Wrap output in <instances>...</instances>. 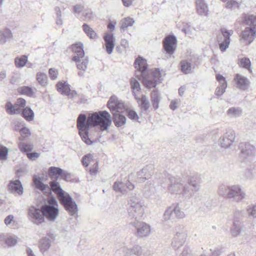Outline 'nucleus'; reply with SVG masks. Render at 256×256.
I'll list each match as a JSON object with an SVG mask.
<instances>
[{
	"mask_svg": "<svg viewBox=\"0 0 256 256\" xmlns=\"http://www.w3.org/2000/svg\"><path fill=\"white\" fill-rule=\"evenodd\" d=\"M28 62V58L25 55L16 57L14 60L16 66L18 68H22L24 67Z\"/></svg>",
	"mask_w": 256,
	"mask_h": 256,
	"instance_id": "72a5a7b5",
	"label": "nucleus"
},
{
	"mask_svg": "<svg viewBox=\"0 0 256 256\" xmlns=\"http://www.w3.org/2000/svg\"><path fill=\"white\" fill-rule=\"evenodd\" d=\"M150 74V80L156 82V86L157 82H160L162 80V74L159 68H153L148 70L146 75Z\"/></svg>",
	"mask_w": 256,
	"mask_h": 256,
	"instance_id": "5701e85b",
	"label": "nucleus"
},
{
	"mask_svg": "<svg viewBox=\"0 0 256 256\" xmlns=\"http://www.w3.org/2000/svg\"><path fill=\"white\" fill-rule=\"evenodd\" d=\"M20 92L22 94H26L28 96H32L33 94V91L32 88L28 86L21 88H20Z\"/></svg>",
	"mask_w": 256,
	"mask_h": 256,
	"instance_id": "680f3d73",
	"label": "nucleus"
},
{
	"mask_svg": "<svg viewBox=\"0 0 256 256\" xmlns=\"http://www.w3.org/2000/svg\"><path fill=\"white\" fill-rule=\"evenodd\" d=\"M12 32L10 29L0 30V44H4L8 40L12 38Z\"/></svg>",
	"mask_w": 256,
	"mask_h": 256,
	"instance_id": "393cba45",
	"label": "nucleus"
},
{
	"mask_svg": "<svg viewBox=\"0 0 256 256\" xmlns=\"http://www.w3.org/2000/svg\"><path fill=\"white\" fill-rule=\"evenodd\" d=\"M48 172L50 176L56 177L62 176L64 172L62 169L54 166L50 167Z\"/></svg>",
	"mask_w": 256,
	"mask_h": 256,
	"instance_id": "37998d69",
	"label": "nucleus"
},
{
	"mask_svg": "<svg viewBox=\"0 0 256 256\" xmlns=\"http://www.w3.org/2000/svg\"><path fill=\"white\" fill-rule=\"evenodd\" d=\"M160 100V97L158 91L154 90L151 93V101L152 108L156 110L159 108V104Z\"/></svg>",
	"mask_w": 256,
	"mask_h": 256,
	"instance_id": "c756f323",
	"label": "nucleus"
},
{
	"mask_svg": "<svg viewBox=\"0 0 256 256\" xmlns=\"http://www.w3.org/2000/svg\"><path fill=\"white\" fill-rule=\"evenodd\" d=\"M188 234L186 230L176 232L172 238V246L176 249H178L184 245L186 241Z\"/></svg>",
	"mask_w": 256,
	"mask_h": 256,
	"instance_id": "9b49d317",
	"label": "nucleus"
},
{
	"mask_svg": "<svg viewBox=\"0 0 256 256\" xmlns=\"http://www.w3.org/2000/svg\"><path fill=\"white\" fill-rule=\"evenodd\" d=\"M71 48L76 54L73 56L72 61H78L80 58L84 56L83 44L80 42H76L71 46Z\"/></svg>",
	"mask_w": 256,
	"mask_h": 256,
	"instance_id": "a211bd4d",
	"label": "nucleus"
},
{
	"mask_svg": "<svg viewBox=\"0 0 256 256\" xmlns=\"http://www.w3.org/2000/svg\"><path fill=\"white\" fill-rule=\"evenodd\" d=\"M83 29L87 36L92 39H95L98 38L96 32L86 24L83 25Z\"/></svg>",
	"mask_w": 256,
	"mask_h": 256,
	"instance_id": "ea45409f",
	"label": "nucleus"
},
{
	"mask_svg": "<svg viewBox=\"0 0 256 256\" xmlns=\"http://www.w3.org/2000/svg\"><path fill=\"white\" fill-rule=\"evenodd\" d=\"M130 86L132 90V94L136 100H138V96L140 90V86L139 82L136 78H132L130 80Z\"/></svg>",
	"mask_w": 256,
	"mask_h": 256,
	"instance_id": "cd10ccee",
	"label": "nucleus"
},
{
	"mask_svg": "<svg viewBox=\"0 0 256 256\" xmlns=\"http://www.w3.org/2000/svg\"><path fill=\"white\" fill-rule=\"evenodd\" d=\"M129 212L136 216H141L144 213L143 202L136 198H132L129 200Z\"/></svg>",
	"mask_w": 256,
	"mask_h": 256,
	"instance_id": "423d86ee",
	"label": "nucleus"
},
{
	"mask_svg": "<svg viewBox=\"0 0 256 256\" xmlns=\"http://www.w3.org/2000/svg\"><path fill=\"white\" fill-rule=\"evenodd\" d=\"M133 254L140 255L142 253V250L140 246H135L131 248Z\"/></svg>",
	"mask_w": 256,
	"mask_h": 256,
	"instance_id": "338daca9",
	"label": "nucleus"
},
{
	"mask_svg": "<svg viewBox=\"0 0 256 256\" xmlns=\"http://www.w3.org/2000/svg\"><path fill=\"white\" fill-rule=\"evenodd\" d=\"M43 216L50 221L54 222L58 216V202L54 198H50L48 204L42 206Z\"/></svg>",
	"mask_w": 256,
	"mask_h": 256,
	"instance_id": "39448f33",
	"label": "nucleus"
},
{
	"mask_svg": "<svg viewBox=\"0 0 256 256\" xmlns=\"http://www.w3.org/2000/svg\"><path fill=\"white\" fill-rule=\"evenodd\" d=\"M256 32L251 26L246 28L240 35V40L246 44H250L254 40Z\"/></svg>",
	"mask_w": 256,
	"mask_h": 256,
	"instance_id": "f8f14e48",
	"label": "nucleus"
},
{
	"mask_svg": "<svg viewBox=\"0 0 256 256\" xmlns=\"http://www.w3.org/2000/svg\"><path fill=\"white\" fill-rule=\"evenodd\" d=\"M218 194L228 199H233L236 202H240L246 197V194L243 191L240 186L232 185L220 186L218 190Z\"/></svg>",
	"mask_w": 256,
	"mask_h": 256,
	"instance_id": "20e7f679",
	"label": "nucleus"
},
{
	"mask_svg": "<svg viewBox=\"0 0 256 256\" xmlns=\"http://www.w3.org/2000/svg\"><path fill=\"white\" fill-rule=\"evenodd\" d=\"M110 114L106 111L89 114L88 116L80 114L77 119V127L82 140L87 144H92L91 131L97 126L101 130L108 129L111 124Z\"/></svg>",
	"mask_w": 256,
	"mask_h": 256,
	"instance_id": "f257e3e1",
	"label": "nucleus"
},
{
	"mask_svg": "<svg viewBox=\"0 0 256 256\" xmlns=\"http://www.w3.org/2000/svg\"><path fill=\"white\" fill-rule=\"evenodd\" d=\"M182 30L186 34L190 35L192 34V29L191 28L190 25L188 24H186V25L184 26V28H182Z\"/></svg>",
	"mask_w": 256,
	"mask_h": 256,
	"instance_id": "69168bd1",
	"label": "nucleus"
},
{
	"mask_svg": "<svg viewBox=\"0 0 256 256\" xmlns=\"http://www.w3.org/2000/svg\"><path fill=\"white\" fill-rule=\"evenodd\" d=\"M138 103L141 106V108L146 110L150 108V104L145 96H142L141 98L138 96Z\"/></svg>",
	"mask_w": 256,
	"mask_h": 256,
	"instance_id": "a19ab883",
	"label": "nucleus"
},
{
	"mask_svg": "<svg viewBox=\"0 0 256 256\" xmlns=\"http://www.w3.org/2000/svg\"><path fill=\"white\" fill-rule=\"evenodd\" d=\"M235 137L236 134L234 131L226 132L218 140V146L224 149L230 148L234 141Z\"/></svg>",
	"mask_w": 256,
	"mask_h": 256,
	"instance_id": "6e6552de",
	"label": "nucleus"
},
{
	"mask_svg": "<svg viewBox=\"0 0 256 256\" xmlns=\"http://www.w3.org/2000/svg\"><path fill=\"white\" fill-rule=\"evenodd\" d=\"M144 191L146 195L149 196L154 192L155 187L152 182H148L145 185Z\"/></svg>",
	"mask_w": 256,
	"mask_h": 256,
	"instance_id": "c03bdc74",
	"label": "nucleus"
},
{
	"mask_svg": "<svg viewBox=\"0 0 256 256\" xmlns=\"http://www.w3.org/2000/svg\"><path fill=\"white\" fill-rule=\"evenodd\" d=\"M8 152V148L0 144V160H7Z\"/></svg>",
	"mask_w": 256,
	"mask_h": 256,
	"instance_id": "3c124183",
	"label": "nucleus"
},
{
	"mask_svg": "<svg viewBox=\"0 0 256 256\" xmlns=\"http://www.w3.org/2000/svg\"><path fill=\"white\" fill-rule=\"evenodd\" d=\"M59 72L56 68H50L48 70V76L51 80H55L58 79Z\"/></svg>",
	"mask_w": 256,
	"mask_h": 256,
	"instance_id": "864d4df0",
	"label": "nucleus"
},
{
	"mask_svg": "<svg viewBox=\"0 0 256 256\" xmlns=\"http://www.w3.org/2000/svg\"><path fill=\"white\" fill-rule=\"evenodd\" d=\"M36 79L38 83L43 86H46L48 84V78L44 72H38L36 74Z\"/></svg>",
	"mask_w": 256,
	"mask_h": 256,
	"instance_id": "c85d7f7f",
	"label": "nucleus"
},
{
	"mask_svg": "<svg viewBox=\"0 0 256 256\" xmlns=\"http://www.w3.org/2000/svg\"><path fill=\"white\" fill-rule=\"evenodd\" d=\"M113 189L116 192H120L125 194L127 192L125 184L122 182H116L113 185Z\"/></svg>",
	"mask_w": 256,
	"mask_h": 256,
	"instance_id": "e433bc0d",
	"label": "nucleus"
},
{
	"mask_svg": "<svg viewBox=\"0 0 256 256\" xmlns=\"http://www.w3.org/2000/svg\"><path fill=\"white\" fill-rule=\"evenodd\" d=\"M182 71L186 74H189L192 71L190 64L187 61H182L180 63Z\"/></svg>",
	"mask_w": 256,
	"mask_h": 256,
	"instance_id": "603ef678",
	"label": "nucleus"
},
{
	"mask_svg": "<svg viewBox=\"0 0 256 256\" xmlns=\"http://www.w3.org/2000/svg\"><path fill=\"white\" fill-rule=\"evenodd\" d=\"M181 104V100L180 98H175L170 101V108L172 110L177 109Z\"/></svg>",
	"mask_w": 256,
	"mask_h": 256,
	"instance_id": "6e6d98bb",
	"label": "nucleus"
},
{
	"mask_svg": "<svg viewBox=\"0 0 256 256\" xmlns=\"http://www.w3.org/2000/svg\"><path fill=\"white\" fill-rule=\"evenodd\" d=\"M4 223L8 227H12L16 226V220L12 214H10L4 218Z\"/></svg>",
	"mask_w": 256,
	"mask_h": 256,
	"instance_id": "8fccbe9b",
	"label": "nucleus"
},
{
	"mask_svg": "<svg viewBox=\"0 0 256 256\" xmlns=\"http://www.w3.org/2000/svg\"><path fill=\"white\" fill-rule=\"evenodd\" d=\"M10 192L15 195L21 196L24 192V188L19 180H12L8 184Z\"/></svg>",
	"mask_w": 256,
	"mask_h": 256,
	"instance_id": "f3484780",
	"label": "nucleus"
},
{
	"mask_svg": "<svg viewBox=\"0 0 256 256\" xmlns=\"http://www.w3.org/2000/svg\"><path fill=\"white\" fill-rule=\"evenodd\" d=\"M135 68L136 70V75L142 80L144 85L148 88L156 86V82L150 80V74L146 75L148 70H147L146 60L142 56H138L134 62Z\"/></svg>",
	"mask_w": 256,
	"mask_h": 256,
	"instance_id": "7ed1b4c3",
	"label": "nucleus"
},
{
	"mask_svg": "<svg viewBox=\"0 0 256 256\" xmlns=\"http://www.w3.org/2000/svg\"><path fill=\"white\" fill-rule=\"evenodd\" d=\"M22 114L23 117L28 122H30L34 118V112L28 106L24 108L22 112Z\"/></svg>",
	"mask_w": 256,
	"mask_h": 256,
	"instance_id": "c9c22d12",
	"label": "nucleus"
},
{
	"mask_svg": "<svg viewBox=\"0 0 256 256\" xmlns=\"http://www.w3.org/2000/svg\"><path fill=\"white\" fill-rule=\"evenodd\" d=\"M26 101L23 98H20L17 100L16 102V106H19L24 110L26 106Z\"/></svg>",
	"mask_w": 256,
	"mask_h": 256,
	"instance_id": "0e129e2a",
	"label": "nucleus"
},
{
	"mask_svg": "<svg viewBox=\"0 0 256 256\" xmlns=\"http://www.w3.org/2000/svg\"><path fill=\"white\" fill-rule=\"evenodd\" d=\"M33 181L35 187L42 191L44 192L49 194L51 191H52V186H50V188L48 185L44 184L40 177H38L36 176H34L33 178Z\"/></svg>",
	"mask_w": 256,
	"mask_h": 256,
	"instance_id": "412c9836",
	"label": "nucleus"
},
{
	"mask_svg": "<svg viewBox=\"0 0 256 256\" xmlns=\"http://www.w3.org/2000/svg\"><path fill=\"white\" fill-rule=\"evenodd\" d=\"M240 3L235 0H228L226 4L225 8L228 9L234 10L238 8Z\"/></svg>",
	"mask_w": 256,
	"mask_h": 256,
	"instance_id": "09e8293b",
	"label": "nucleus"
},
{
	"mask_svg": "<svg viewBox=\"0 0 256 256\" xmlns=\"http://www.w3.org/2000/svg\"><path fill=\"white\" fill-rule=\"evenodd\" d=\"M216 80L218 82V85L215 91V94L217 96H222L227 88L228 84L226 78L220 74H216Z\"/></svg>",
	"mask_w": 256,
	"mask_h": 256,
	"instance_id": "2eb2a0df",
	"label": "nucleus"
},
{
	"mask_svg": "<svg viewBox=\"0 0 256 256\" xmlns=\"http://www.w3.org/2000/svg\"><path fill=\"white\" fill-rule=\"evenodd\" d=\"M18 148L22 152H28L32 150L34 146L30 143H25L22 138H20L18 142Z\"/></svg>",
	"mask_w": 256,
	"mask_h": 256,
	"instance_id": "473e14b6",
	"label": "nucleus"
},
{
	"mask_svg": "<svg viewBox=\"0 0 256 256\" xmlns=\"http://www.w3.org/2000/svg\"><path fill=\"white\" fill-rule=\"evenodd\" d=\"M20 132L21 136L24 138H28L31 134V132L30 129L26 127L22 128L20 130Z\"/></svg>",
	"mask_w": 256,
	"mask_h": 256,
	"instance_id": "e2e57ef3",
	"label": "nucleus"
},
{
	"mask_svg": "<svg viewBox=\"0 0 256 256\" xmlns=\"http://www.w3.org/2000/svg\"><path fill=\"white\" fill-rule=\"evenodd\" d=\"M234 80L236 82V88L243 90L248 88L250 82L244 76L240 74H236L235 76Z\"/></svg>",
	"mask_w": 256,
	"mask_h": 256,
	"instance_id": "6ab92c4d",
	"label": "nucleus"
},
{
	"mask_svg": "<svg viewBox=\"0 0 256 256\" xmlns=\"http://www.w3.org/2000/svg\"><path fill=\"white\" fill-rule=\"evenodd\" d=\"M77 63L76 66L79 70L78 74L79 76H83L84 72L87 69L88 60L87 58H80L78 61H74Z\"/></svg>",
	"mask_w": 256,
	"mask_h": 256,
	"instance_id": "b1692460",
	"label": "nucleus"
},
{
	"mask_svg": "<svg viewBox=\"0 0 256 256\" xmlns=\"http://www.w3.org/2000/svg\"><path fill=\"white\" fill-rule=\"evenodd\" d=\"M57 90L62 95L72 98L77 96L76 91L71 90L70 85L66 82H59L56 84Z\"/></svg>",
	"mask_w": 256,
	"mask_h": 256,
	"instance_id": "ddd939ff",
	"label": "nucleus"
},
{
	"mask_svg": "<svg viewBox=\"0 0 256 256\" xmlns=\"http://www.w3.org/2000/svg\"><path fill=\"white\" fill-rule=\"evenodd\" d=\"M242 231V226L238 222H234L231 228V234L232 236L236 237L240 234Z\"/></svg>",
	"mask_w": 256,
	"mask_h": 256,
	"instance_id": "f704fd0d",
	"label": "nucleus"
},
{
	"mask_svg": "<svg viewBox=\"0 0 256 256\" xmlns=\"http://www.w3.org/2000/svg\"><path fill=\"white\" fill-rule=\"evenodd\" d=\"M52 192H55L59 198L60 202L63 204L66 210L70 216L76 214L78 210V206L75 201L66 192L63 190L57 182H54L51 184Z\"/></svg>",
	"mask_w": 256,
	"mask_h": 256,
	"instance_id": "f03ea898",
	"label": "nucleus"
},
{
	"mask_svg": "<svg viewBox=\"0 0 256 256\" xmlns=\"http://www.w3.org/2000/svg\"><path fill=\"white\" fill-rule=\"evenodd\" d=\"M188 184L192 187V190L197 192L200 189V185L196 180V178L190 176L188 179Z\"/></svg>",
	"mask_w": 256,
	"mask_h": 256,
	"instance_id": "a18cd8bd",
	"label": "nucleus"
},
{
	"mask_svg": "<svg viewBox=\"0 0 256 256\" xmlns=\"http://www.w3.org/2000/svg\"><path fill=\"white\" fill-rule=\"evenodd\" d=\"M247 212L249 216L256 218V204L248 206Z\"/></svg>",
	"mask_w": 256,
	"mask_h": 256,
	"instance_id": "052dcab7",
	"label": "nucleus"
},
{
	"mask_svg": "<svg viewBox=\"0 0 256 256\" xmlns=\"http://www.w3.org/2000/svg\"><path fill=\"white\" fill-rule=\"evenodd\" d=\"M6 244L8 246H14L18 242V238L16 237L10 236L6 239Z\"/></svg>",
	"mask_w": 256,
	"mask_h": 256,
	"instance_id": "bf43d9fd",
	"label": "nucleus"
},
{
	"mask_svg": "<svg viewBox=\"0 0 256 256\" xmlns=\"http://www.w3.org/2000/svg\"><path fill=\"white\" fill-rule=\"evenodd\" d=\"M175 218L172 206H169L165 210L162 220L164 222H172Z\"/></svg>",
	"mask_w": 256,
	"mask_h": 256,
	"instance_id": "a878e982",
	"label": "nucleus"
},
{
	"mask_svg": "<svg viewBox=\"0 0 256 256\" xmlns=\"http://www.w3.org/2000/svg\"><path fill=\"white\" fill-rule=\"evenodd\" d=\"M135 23L134 20L130 16L125 17L120 22V28L121 32H124L128 28L132 26Z\"/></svg>",
	"mask_w": 256,
	"mask_h": 256,
	"instance_id": "4be33fe9",
	"label": "nucleus"
},
{
	"mask_svg": "<svg viewBox=\"0 0 256 256\" xmlns=\"http://www.w3.org/2000/svg\"><path fill=\"white\" fill-rule=\"evenodd\" d=\"M174 210V214L177 219H182L186 216L184 210L178 204L172 206Z\"/></svg>",
	"mask_w": 256,
	"mask_h": 256,
	"instance_id": "4c0bfd02",
	"label": "nucleus"
},
{
	"mask_svg": "<svg viewBox=\"0 0 256 256\" xmlns=\"http://www.w3.org/2000/svg\"><path fill=\"white\" fill-rule=\"evenodd\" d=\"M94 161V156L91 154L85 155L82 158V162L84 166H88L90 164Z\"/></svg>",
	"mask_w": 256,
	"mask_h": 256,
	"instance_id": "5fc2aeb1",
	"label": "nucleus"
},
{
	"mask_svg": "<svg viewBox=\"0 0 256 256\" xmlns=\"http://www.w3.org/2000/svg\"><path fill=\"white\" fill-rule=\"evenodd\" d=\"M228 114L230 117H238L242 114V110L240 108H231L228 110Z\"/></svg>",
	"mask_w": 256,
	"mask_h": 256,
	"instance_id": "79ce46f5",
	"label": "nucleus"
},
{
	"mask_svg": "<svg viewBox=\"0 0 256 256\" xmlns=\"http://www.w3.org/2000/svg\"><path fill=\"white\" fill-rule=\"evenodd\" d=\"M217 40L219 42L220 50L222 52H224L229 48L230 42L222 40V38L220 36L217 37Z\"/></svg>",
	"mask_w": 256,
	"mask_h": 256,
	"instance_id": "49530a36",
	"label": "nucleus"
},
{
	"mask_svg": "<svg viewBox=\"0 0 256 256\" xmlns=\"http://www.w3.org/2000/svg\"><path fill=\"white\" fill-rule=\"evenodd\" d=\"M28 216L36 224L44 222V218L42 210L34 206H30L29 208Z\"/></svg>",
	"mask_w": 256,
	"mask_h": 256,
	"instance_id": "4468645a",
	"label": "nucleus"
},
{
	"mask_svg": "<svg viewBox=\"0 0 256 256\" xmlns=\"http://www.w3.org/2000/svg\"><path fill=\"white\" fill-rule=\"evenodd\" d=\"M6 112L9 114H18V110L17 109H15L14 105H13L12 103L8 102L6 104Z\"/></svg>",
	"mask_w": 256,
	"mask_h": 256,
	"instance_id": "de8ad7c7",
	"label": "nucleus"
},
{
	"mask_svg": "<svg viewBox=\"0 0 256 256\" xmlns=\"http://www.w3.org/2000/svg\"><path fill=\"white\" fill-rule=\"evenodd\" d=\"M121 112L112 113L113 115L114 122L118 127L121 126L126 122V118Z\"/></svg>",
	"mask_w": 256,
	"mask_h": 256,
	"instance_id": "bb28decb",
	"label": "nucleus"
},
{
	"mask_svg": "<svg viewBox=\"0 0 256 256\" xmlns=\"http://www.w3.org/2000/svg\"><path fill=\"white\" fill-rule=\"evenodd\" d=\"M247 178L252 180L256 177V168L253 167L248 169L246 172Z\"/></svg>",
	"mask_w": 256,
	"mask_h": 256,
	"instance_id": "13d9d810",
	"label": "nucleus"
},
{
	"mask_svg": "<svg viewBox=\"0 0 256 256\" xmlns=\"http://www.w3.org/2000/svg\"><path fill=\"white\" fill-rule=\"evenodd\" d=\"M26 155L28 158L32 161L35 160L40 156V154L38 152L28 153Z\"/></svg>",
	"mask_w": 256,
	"mask_h": 256,
	"instance_id": "774afa93",
	"label": "nucleus"
},
{
	"mask_svg": "<svg viewBox=\"0 0 256 256\" xmlns=\"http://www.w3.org/2000/svg\"><path fill=\"white\" fill-rule=\"evenodd\" d=\"M197 13L202 16H207L208 14V8L205 0H196Z\"/></svg>",
	"mask_w": 256,
	"mask_h": 256,
	"instance_id": "aec40b11",
	"label": "nucleus"
},
{
	"mask_svg": "<svg viewBox=\"0 0 256 256\" xmlns=\"http://www.w3.org/2000/svg\"><path fill=\"white\" fill-rule=\"evenodd\" d=\"M107 106L112 113L122 112L125 110L124 102L115 96L110 97Z\"/></svg>",
	"mask_w": 256,
	"mask_h": 256,
	"instance_id": "0eeeda50",
	"label": "nucleus"
},
{
	"mask_svg": "<svg viewBox=\"0 0 256 256\" xmlns=\"http://www.w3.org/2000/svg\"><path fill=\"white\" fill-rule=\"evenodd\" d=\"M238 64L240 67L248 70L250 72H252L251 62L248 58L244 57L239 58Z\"/></svg>",
	"mask_w": 256,
	"mask_h": 256,
	"instance_id": "7c9ffc66",
	"label": "nucleus"
},
{
	"mask_svg": "<svg viewBox=\"0 0 256 256\" xmlns=\"http://www.w3.org/2000/svg\"><path fill=\"white\" fill-rule=\"evenodd\" d=\"M40 246L42 252L46 251L50 246V240L46 237L42 238L40 242Z\"/></svg>",
	"mask_w": 256,
	"mask_h": 256,
	"instance_id": "58836bf2",
	"label": "nucleus"
},
{
	"mask_svg": "<svg viewBox=\"0 0 256 256\" xmlns=\"http://www.w3.org/2000/svg\"><path fill=\"white\" fill-rule=\"evenodd\" d=\"M104 46L106 52L110 54L115 46V38L113 34L108 33L104 36Z\"/></svg>",
	"mask_w": 256,
	"mask_h": 256,
	"instance_id": "dca6fc26",
	"label": "nucleus"
},
{
	"mask_svg": "<svg viewBox=\"0 0 256 256\" xmlns=\"http://www.w3.org/2000/svg\"><path fill=\"white\" fill-rule=\"evenodd\" d=\"M126 111L129 118L134 121L138 120L139 116L136 111L132 109H128Z\"/></svg>",
	"mask_w": 256,
	"mask_h": 256,
	"instance_id": "4d7b16f0",
	"label": "nucleus"
},
{
	"mask_svg": "<svg viewBox=\"0 0 256 256\" xmlns=\"http://www.w3.org/2000/svg\"><path fill=\"white\" fill-rule=\"evenodd\" d=\"M132 226L135 227L137 235L142 238L150 236L152 232L150 226L143 222H134Z\"/></svg>",
	"mask_w": 256,
	"mask_h": 256,
	"instance_id": "1a4fd4ad",
	"label": "nucleus"
},
{
	"mask_svg": "<svg viewBox=\"0 0 256 256\" xmlns=\"http://www.w3.org/2000/svg\"><path fill=\"white\" fill-rule=\"evenodd\" d=\"M177 44L175 36L169 35L166 36L163 41V47L166 54L172 56L174 52Z\"/></svg>",
	"mask_w": 256,
	"mask_h": 256,
	"instance_id": "9d476101",
	"label": "nucleus"
},
{
	"mask_svg": "<svg viewBox=\"0 0 256 256\" xmlns=\"http://www.w3.org/2000/svg\"><path fill=\"white\" fill-rule=\"evenodd\" d=\"M220 32L222 36H218L220 38H222V40L230 42L231 40L230 37L234 34V31L232 30H229L226 28H222L220 29Z\"/></svg>",
	"mask_w": 256,
	"mask_h": 256,
	"instance_id": "2f4dec72",
	"label": "nucleus"
}]
</instances>
